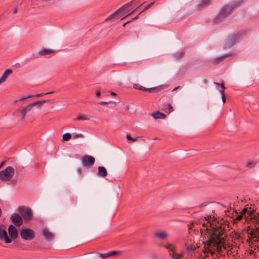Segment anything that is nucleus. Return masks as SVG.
<instances>
[{"label":"nucleus","instance_id":"1a4fd4ad","mask_svg":"<svg viewBox=\"0 0 259 259\" xmlns=\"http://www.w3.org/2000/svg\"><path fill=\"white\" fill-rule=\"evenodd\" d=\"M241 35V33L239 32L229 36L226 41L225 48H229L235 44L236 40L239 38Z\"/></svg>","mask_w":259,"mask_h":259},{"label":"nucleus","instance_id":"5fc2aeb1","mask_svg":"<svg viewBox=\"0 0 259 259\" xmlns=\"http://www.w3.org/2000/svg\"><path fill=\"white\" fill-rule=\"evenodd\" d=\"M236 251H237V254H238V253H239V252H238V250H237Z\"/></svg>","mask_w":259,"mask_h":259},{"label":"nucleus","instance_id":"412c9836","mask_svg":"<svg viewBox=\"0 0 259 259\" xmlns=\"http://www.w3.org/2000/svg\"><path fill=\"white\" fill-rule=\"evenodd\" d=\"M161 109L166 113H170L172 111V107L170 104H166L163 105Z\"/></svg>","mask_w":259,"mask_h":259},{"label":"nucleus","instance_id":"a18cd8bd","mask_svg":"<svg viewBox=\"0 0 259 259\" xmlns=\"http://www.w3.org/2000/svg\"><path fill=\"white\" fill-rule=\"evenodd\" d=\"M131 21H127V22H126L124 23L123 24V27H125V25H126L127 23H130Z\"/></svg>","mask_w":259,"mask_h":259},{"label":"nucleus","instance_id":"09e8293b","mask_svg":"<svg viewBox=\"0 0 259 259\" xmlns=\"http://www.w3.org/2000/svg\"><path fill=\"white\" fill-rule=\"evenodd\" d=\"M209 219H211V217L210 215L207 217V219L206 218V219L207 220H208V222H209Z\"/></svg>","mask_w":259,"mask_h":259},{"label":"nucleus","instance_id":"6e6552de","mask_svg":"<svg viewBox=\"0 0 259 259\" xmlns=\"http://www.w3.org/2000/svg\"><path fill=\"white\" fill-rule=\"evenodd\" d=\"M0 239L7 244L10 243L12 240L8 237L5 227L0 224Z\"/></svg>","mask_w":259,"mask_h":259},{"label":"nucleus","instance_id":"4d7b16f0","mask_svg":"<svg viewBox=\"0 0 259 259\" xmlns=\"http://www.w3.org/2000/svg\"><path fill=\"white\" fill-rule=\"evenodd\" d=\"M2 165H0V168H1Z\"/></svg>","mask_w":259,"mask_h":259},{"label":"nucleus","instance_id":"a19ab883","mask_svg":"<svg viewBox=\"0 0 259 259\" xmlns=\"http://www.w3.org/2000/svg\"><path fill=\"white\" fill-rule=\"evenodd\" d=\"M137 10V9H135L134 10H133V11H132L131 12L129 13L128 14H127L126 15H125V16H124L123 17H122L121 18V19H123L124 18H125L126 17L130 15L131 14H132L133 12H134L135 11H136Z\"/></svg>","mask_w":259,"mask_h":259},{"label":"nucleus","instance_id":"603ef678","mask_svg":"<svg viewBox=\"0 0 259 259\" xmlns=\"http://www.w3.org/2000/svg\"><path fill=\"white\" fill-rule=\"evenodd\" d=\"M144 11L143 10L142 11H141L139 14H138V15H140V14L142 12H143Z\"/></svg>","mask_w":259,"mask_h":259},{"label":"nucleus","instance_id":"e433bc0d","mask_svg":"<svg viewBox=\"0 0 259 259\" xmlns=\"http://www.w3.org/2000/svg\"><path fill=\"white\" fill-rule=\"evenodd\" d=\"M110 256L115 255L118 253V252L117 251H112L109 252Z\"/></svg>","mask_w":259,"mask_h":259},{"label":"nucleus","instance_id":"3c124183","mask_svg":"<svg viewBox=\"0 0 259 259\" xmlns=\"http://www.w3.org/2000/svg\"><path fill=\"white\" fill-rule=\"evenodd\" d=\"M256 246H256V245H254V250H256Z\"/></svg>","mask_w":259,"mask_h":259},{"label":"nucleus","instance_id":"6ab92c4d","mask_svg":"<svg viewBox=\"0 0 259 259\" xmlns=\"http://www.w3.org/2000/svg\"><path fill=\"white\" fill-rule=\"evenodd\" d=\"M134 88L136 89L145 92H148L149 93H151L153 91H155L156 90L155 88H146L138 84H135L134 85Z\"/></svg>","mask_w":259,"mask_h":259},{"label":"nucleus","instance_id":"37998d69","mask_svg":"<svg viewBox=\"0 0 259 259\" xmlns=\"http://www.w3.org/2000/svg\"><path fill=\"white\" fill-rule=\"evenodd\" d=\"M96 96L98 97H100L101 96V92L100 91H98L96 92Z\"/></svg>","mask_w":259,"mask_h":259},{"label":"nucleus","instance_id":"ddd939ff","mask_svg":"<svg viewBox=\"0 0 259 259\" xmlns=\"http://www.w3.org/2000/svg\"><path fill=\"white\" fill-rule=\"evenodd\" d=\"M8 233L11 238L13 239H16L18 236V232L16 228L10 225L8 228Z\"/></svg>","mask_w":259,"mask_h":259},{"label":"nucleus","instance_id":"58836bf2","mask_svg":"<svg viewBox=\"0 0 259 259\" xmlns=\"http://www.w3.org/2000/svg\"><path fill=\"white\" fill-rule=\"evenodd\" d=\"M221 96H222V98L223 102V103H225L226 102V98L225 94H221Z\"/></svg>","mask_w":259,"mask_h":259},{"label":"nucleus","instance_id":"4c0bfd02","mask_svg":"<svg viewBox=\"0 0 259 259\" xmlns=\"http://www.w3.org/2000/svg\"><path fill=\"white\" fill-rule=\"evenodd\" d=\"M112 101H109V102L101 101L99 103V104L102 105H107L109 103H112Z\"/></svg>","mask_w":259,"mask_h":259},{"label":"nucleus","instance_id":"72a5a7b5","mask_svg":"<svg viewBox=\"0 0 259 259\" xmlns=\"http://www.w3.org/2000/svg\"><path fill=\"white\" fill-rule=\"evenodd\" d=\"M126 138L127 139V140H131V141H132L133 142H135L137 140V138H132L130 136V135H128V134L126 135Z\"/></svg>","mask_w":259,"mask_h":259},{"label":"nucleus","instance_id":"c9c22d12","mask_svg":"<svg viewBox=\"0 0 259 259\" xmlns=\"http://www.w3.org/2000/svg\"><path fill=\"white\" fill-rule=\"evenodd\" d=\"M154 2H152V3H151L150 4H149V5H148L143 10V11H145V10H148V9H149L151 7H152L153 4H154Z\"/></svg>","mask_w":259,"mask_h":259},{"label":"nucleus","instance_id":"8fccbe9b","mask_svg":"<svg viewBox=\"0 0 259 259\" xmlns=\"http://www.w3.org/2000/svg\"><path fill=\"white\" fill-rule=\"evenodd\" d=\"M138 16L139 15H137V16H136L135 17L133 18L132 20H135V19H137L138 17Z\"/></svg>","mask_w":259,"mask_h":259},{"label":"nucleus","instance_id":"423d86ee","mask_svg":"<svg viewBox=\"0 0 259 259\" xmlns=\"http://www.w3.org/2000/svg\"><path fill=\"white\" fill-rule=\"evenodd\" d=\"M20 235L22 239L25 240H32L35 237L34 231L29 228L22 229L20 231Z\"/></svg>","mask_w":259,"mask_h":259},{"label":"nucleus","instance_id":"2eb2a0df","mask_svg":"<svg viewBox=\"0 0 259 259\" xmlns=\"http://www.w3.org/2000/svg\"><path fill=\"white\" fill-rule=\"evenodd\" d=\"M129 5H131V3H128L120 8L119 9L116 10L114 13H113L112 14L110 15L109 17H108L106 19V20H110L113 18L116 17L118 13L122 12Z\"/></svg>","mask_w":259,"mask_h":259},{"label":"nucleus","instance_id":"ea45409f","mask_svg":"<svg viewBox=\"0 0 259 259\" xmlns=\"http://www.w3.org/2000/svg\"><path fill=\"white\" fill-rule=\"evenodd\" d=\"M169 255L171 256L173 258L174 254H175L176 253V250H174V251H169Z\"/></svg>","mask_w":259,"mask_h":259},{"label":"nucleus","instance_id":"a878e982","mask_svg":"<svg viewBox=\"0 0 259 259\" xmlns=\"http://www.w3.org/2000/svg\"><path fill=\"white\" fill-rule=\"evenodd\" d=\"M53 52H54V51L52 50L45 49L41 50L39 52V54L40 55L42 56V55H49V54L53 53Z\"/></svg>","mask_w":259,"mask_h":259},{"label":"nucleus","instance_id":"393cba45","mask_svg":"<svg viewBox=\"0 0 259 259\" xmlns=\"http://www.w3.org/2000/svg\"><path fill=\"white\" fill-rule=\"evenodd\" d=\"M50 101V100L38 101L33 102L30 104L31 105L32 107H33L34 106H38V107H41L42 106L44 103L49 102Z\"/></svg>","mask_w":259,"mask_h":259},{"label":"nucleus","instance_id":"6e6d98bb","mask_svg":"<svg viewBox=\"0 0 259 259\" xmlns=\"http://www.w3.org/2000/svg\"><path fill=\"white\" fill-rule=\"evenodd\" d=\"M235 248L234 249V251H235ZM232 250H233V248H232Z\"/></svg>","mask_w":259,"mask_h":259},{"label":"nucleus","instance_id":"c756f323","mask_svg":"<svg viewBox=\"0 0 259 259\" xmlns=\"http://www.w3.org/2000/svg\"><path fill=\"white\" fill-rule=\"evenodd\" d=\"M71 138V135L70 133H65L63 135L62 139L64 141H67Z\"/></svg>","mask_w":259,"mask_h":259},{"label":"nucleus","instance_id":"f257e3e1","mask_svg":"<svg viewBox=\"0 0 259 259\" xmlns=\"http://www.w3.org/2000/svg\"><path fill=\"white\" fill-rule=\"evenodd\" d=\"M204 236L203 239L205 240L203 242L204 249L198 259H206L208 253L211 254V259H215L214 255L216 252L220 253L227 249L228 246L224 239V230L222 227H215L211 224L209 228H206Z\"/></svg>","mask_w":259,"mask_h":259},{"label":"nucleus","instance_id":"20e7f679","mask_svg":"<svg viewBox=\"0 0 259 259\" xmlns=\"http://www.w3.org/2000/svg\"><path fill=\"white\" fill-rule=\"evenodd\" d=\"M32 108L31 104L25 107H20L18 109L15 115L19 120L24 121L25 116L27 114L30 113Z\"/></svg>","mask_w":259,"mask_h":259},{"label":"nucleus","instance_id":"a211bd4d","mask_svg":"<svg viewBox=\"0 0 259 259\" xmlns=\"http://www.w3.org/2000/svg\"><path fill=\"white\" fill-rule=\"evenodd\" d=\"M97 175L101 177H105L107 175L106 169L103 166H99Z\"/></svg>","mask_w":259,"mask_h":259},{"label":"nucleus","instance_id":"c03bdc74","mask_svg":"<svg viewBox=\"0 0 259 259\" xmlns=\"http://www.w3.org/2000/svg\"><path fill=\"white\" fill-rule=\"evenodd\" d=\"M192 226H193V224H188V229L189 230L192 229Z\"/></svg>","mask_w":259,"mask_h":259},{"label":"nucleus","instance_id":"49530a36","mask_svg":"<svg viewBox=\"0 0 259 259\" xmlns=\"http://www.w3.org/2000/svg\"><path fill=\"white\" fill-rule=\"evenodd\" d=\"M111 94L112 95H114V96H116V94L115 92H113L111 93Z\"/></svg>","mask_w":259,"mask_h":259},{"label":"nucleus","instance_id":"4468645a","mask_svg":"<svg viewBox=\"0 0 259 259\" xmlns=\"http://www.w3.org/2000/svg\"><path fill=\"white\" fill-rule=\"evenodd\" d=\"M154 236L160 240H165L168 238V234L164 231H158L154 233Z\"/></svg>","mask_w":259,"mask_h":259},{"label":"nucleus","instance_id":"7ed1b4c3","mask_svg":"<svg viewBox=\"0 0 259 259\" xmlns=\"http://www.w3.org/2000/svg\"><path fill=\"white\" fill-rule=\"evenodd\" d=\"M240 2H236L224 6L214 18V22L215 23H219L222 21L224 18L232 13L235 8L240 5Z\"/></svg>","mask_w":259,"mask_h":259},{"label":"nucleus","instance_id":"4be33fe9","mask_svg":"<svg viewBox=\"0 0 259 259\" xmlns=\"http://www.w3.org/2000/svg\"><path fill=\"white\" fill-rule=\"evenodd\" d=\"M185 246L186 249V251L189 254H190L191 252H193L196 250V247L195 245H189L187 243H185Z\"/></svg>","mask_w":259,"mask_h":259},{"label":"nucleus","instance_id":"de8ad7c7","mask_svg":"<svg viewBox=\"0 0 259 259\" xmlns=\"http://www.w3.org/2000/svg\"><path fill=\"white\" fill-rule=\"evenodd\" d=\"M17 9H15V10H14V14H16V13H17Z\"/></svg>","mask_w":259,"mask_h":259},{"label":"nucleus","instance_id":"f8f14e48","mask_svg":"<svg viewBox=\"0 0 259 259\" xmlns=\"http://www.w3.org/2000/svg\"><path fill=\"white\" fill-rule=\"evenodd\" d=\"M42 234L45 240L48 241H51L54 239L55 237L54 234L46 228L43 229Z\"/></svg>","mask_w":259,"mask_h":259},{"label":"nucleus","instance_id":"f704fd0d","mask_svg":"<svg viewBox=\"0 0 259 259\" xmlns=\"http://www.w3.org/2000/svg\"><path fill=\"white\" fill-rule=\"evenodd\" d=\"M100 256L102 257L103 258H105L109 257L110 255H109V253L108 252V253H102L100 255Z\"/></svg>","mask_w":259,"mask_h":259},{"label":"nucleus","instance_id":"473e14b6","mask_svg":"<svg viewBox=\"0 0 259 259\" xmlns=\"http://www.w3.org/2000/svg\"><path fill=\"white\" fill-rule=\"evenodd\" d=\"M185 53L183 51H181L179 52L178 54L176 55V58L177 59L181 58L184 55Z\"/></svg>","mask_w":259,"mask_h":259},{"label":"nucleus","instance_id":"79ce46f5","mask_svg":"<svg viewBox=\"0 0 259 259\" xmlns=\"http://www.w3.org/2000/svg\"><path fill=\"white\" fill-rule=\"evenodd\" d=\"M74 138L82 137V135L81 134L75 135H74Z\"/></svg>","mask_w":259,"mask_h":259},{"label":"nucleus","instance_id":"0eeeda50","mask_svg":"<svg viewBox=\"0 0 259 259\" xmlns=\"http://www.w3.org/2000/svg\"><path fill=\"white\" fill-rule=\"evenodd\" d=\"M18 211L24 221H28L31 219L32 212L30 208L25 206H20L18 208Z\"/></svg>","mask_w":259,"mask_h":259},{"label":"nucleus","instance_id":"dca6fc26","mask_svg":"<svg viewBox=\"0 0 259 259\" xmlns=\"http://www.w3.org/2000/svg\"><path fill=\"white\" fill-rule=\"evenodd\" d=\"M211 0H202L199 4L196 6V10L197 11H201L203 8L208 6L210 3Z\"/></svg>","mask_w":259,"mask_h":259},{"label":"nucleus","instance_id":"39448f33","mask_svg":"<svg viewBox=\"0 0 259 259\" xmlns=\"http://www.w3.org/2000/svg\"><path fill=\"white\" fill-rule=\"evenodd\" d=\"M14 173V168L12 166H8L0 171V180L3 181H8L12 179Z\"/></svg>","mask_w":259,"mask_h":259},{"label":"nucleus","instance_id":"f3484780","mask_svg":"<svg viewBox=\"0 0 259 259\" xmlns=\"http://www.w3.org/2000/svg\"><path fill=\"white\" fill-rule=\"evenodd\" d=\"M13 72V70L11 69H7L5 70L4 73L3 74L0 78V84L5 82L8 76L11 74Z\"/></svg>","mask_w":259,"mask_h":259},{"label":"nucleus","instance_id":"bb28decb","mask_svg":"<svg viewBox=\"0 0 259 259\" xmlns=\"http://www.w3.org/2000/svg\"><path fill=\"white\" fill-rule=\"evenodd\" d=\"M256 162H254V160L252 159H248L245 163L246 167L251 168L253 167L255 164Z\"/></svg>","mask_w":259,"mask_h":259},{"label":"nucleus","instance_id":"cd10ccee","mask_svg":"<svg viewBox=\"0 0 259 259\" xmlns=\"http://www.w3.org/2000/svg\"><path fill=\"white\" fill-rule=\"evenodd\" d=\"M164 247L168 250L169 251L176 250V247L171 243H167L164 245Z\"/></svg>","mask_w":259,"mask_h":259},{"label":"nucleus","instance_id":"c85d7f7f","mask_svg":"<svg viewBox=\"0 0 259 259\" xmlns=\"http://www.w3.org/2000/svg\"><path fill=\"white\" fill-rule=\"evenodd\" d=\"M214 83L217 84V85H221V90L220 91V93H221V94H225V90L226 88L225 87V85H224V83H218V82H214Z\"/></svg>","mask_w":259,"mask_h":259},{"label":"nucleus","instance_id":"864d4df0","mask_svg":"<svg viewBox=\"0 0 259 259\" xmlns=\"http://www.w3.org/2000/svg\"><path fill=\"white\" fill-rule=\"evenodd\" d=\"M178 88H179V87H177V88H175V89L174 90V91H175V90H177Z\"/></svg>","mask_w":259,"mask_h":259},{"label":"nucleus","instance_id":"aec40b11","mask_svg":"<svg viewBox=\"0 0 259 259\" xmlns=\"http://www.w3.org/2000/svg\"><path fill=\"white\" fill-rule=\"evenodd\" d=\"M228 57V56L227 55H225L224 56L218 57L212 61V63L214 65L218 64L224 61Z\"/></svg>","mask_w":259,"mask_h":259},{"label":"nucleus","instance_id":"7c9ffc66","mask_svg":"<svg viewBox=\"0 0 259 259\" xmlns=\"http://www.w3.org/2000/svg\"><path fill=\"white\" fill-rule=\"evenodd\" d=\"M183 253H176L175 254L173 255L174 259H182L183 257Z\"/></svg>","mask_w":259,"mask_h":259},{"label":"nucleus","instance_id":"9b49d317","mask_svg":"<svg viewBox=\"0 0 259 259\" xmlns=\"http://www.w3.org/2000/svg\"><path fill=\"white\" fill-rule=\"evenodd\" d=\"M11 220L16 226H20L23 223V220L21 215L17 213H13L11 216Z\"/></svg>","mask_w":259,"mask_h":259},{"label":"nucleus","instance_id":"9d476101","mask_svg":"<svg viewBox=\"0 0 259 259\" xmlns=\"http://www.w3.org/2000/svg\"><path fill=\"white\" fill-rule=\"evenodd\" d=\"M95 162V159L92 156L85 155L82 158V164L85 167H92Z\"/></svg>","mask_w":259,"mask_h":259},{"label":"nucleus","instance_id":"f03ea898","mask_svg":"<svg viewBox=\"0 0 259 259\" xmlns=\"http://www.w3.org/2000/svg\"><path fill=\"white\" fill-rule=\"evenodd\" d=\"M243 218L246 221H250L252 226L245 228L242 233H235L233 237L238 240L244 237L247 241H249L250 247L252 248L254 243L259 242V213L255 214L253 208L250 206L243 208L241 214L237 215L235 220L240 221ZM253 252L252 249L249 250L250 254Z\"/></svg>","mask_w":259,"mask_h":259},{"label":"nucleus","instance_id":"b1692460","mask_svg":"<svg viewBox=\"0 0 259 259\" xmlns=\"http://www.w3.org/2000/svg\"><path fill=\"white\" fill-rule=\"evenodd\" d=\"M54 92H48V93H41V94H37V95H30V96H28L27 97H26L24 98H22L20 100V101H23L24 100H25L27 98H31V97H40V96H42L44 95H48V94H52Z\"/></svg>","mask_w":259,"mask_h":259},{"label":"nucleus","instance_id":"5701e85b","mask_svg":"<svg viewBox=\"0 0 259 259\" xmlns=\"http://www.w3.org/2000/svg\"><path fill=\"white\" fill-rule=\"evenodd\" d=\"M152 116L155 119H164L166 117V115L158 111L152 113Z\"/></svg>","mask_w":259,"mask_h":259},{"label":"nucleus","instance_id":"2f4dec72","mask_svg":"<svg viewBox=\"0 0 259 259\" xmlns=\"http://www.w3.org/2000/svg\"><path fill=\"white\" fill-rule=\"evenodd\" d=\"M88 117L84 115H79L77 117V120H88Z\"/></svg>","mask_w":259,"mask_h":259}]
</instances>
